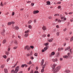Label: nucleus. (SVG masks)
Instances as JSON below:
<instances>
[{
    "mask_svg": "<svg viewBox=\"0 0 73 73\" xmlns=\"http://www.w3.org/2000/svg\"><path fill=\"white\" fill-rule=\"evenodd\" d=\"M56 66V64H54L52 65H51V66L52 68V71L54 73L57 72L60 70V69L61 68V66H58L55 68H54V67Z\"/></svg>",
    "mask_w": 73,
    "mask_h": 73,
    "instance_id": "nucleus-1",
    "label": "nucleus"
},
{
    "mask_svg": "<svg viewBox=\"0 0 73 73\" xmlns=\"http://www.w3.org/2000/svg\"><path fill=\"white\" fill-rule=\"evenodd\" d=\"M29 33V30L25 31V34L24 35V37H28V36H29V33Z\"/></svg>",
    "mask_w": 73,
    "mask_h": 73,
    "instance_id": "nucleus-2",
    "label": "nucleus"
},
{
    "mask_svg": "<svg viewBox=\"0 0 73 73\" xmlns=\"http://www.w3.org/2000/svg\"><path fill=\"white\" fill-rule=\"evenodd\" d=\"M24 49L25 50H26V49H27V50H29L31 49V47L27 45L25 46Z\"/></svg>",
    "mask_w": 73,
    "mask_h": 73,
    "instance_id": "nucleus-3",
    "label": "nucleus"
},
{
    "mask_svg": "<svg viewBox=\"0 0 73 73\" xmlns=\"http://www.w3.org/2000/svg\"><path fill=\"white\" fill-rule=\"evenodd\" d=\"M19 66H18L15 69V70L14 73H17V72L19 71Z\"/></svg>",
    "mask_w": 73,
    "mask_h": 73,
    "instance_id": "nucleus-4",
    "label": "nucleus"
},
{
    "mask_svg": "<svg viewBox=\"0 0 73 73\" xmlns=\"http://www.w3.org/2000/svg\"><path fill=\"white\" fill-rule=\"evenodd\" d=\"M46 66V64H45L43 65V66L42 67V69L41 70V72L42 73L44 72V68Z\"/></svg>",
    "mask_w": 73,
    "mask_h": 73,
    "instance_id": "nucleus-5",
    "label": "nucleus"
},
{
    "mask_svg": "<svg viewBox=\"0 0 73 73\" xmlns=\"http://www.w3.org/2000/svg\"><path fill=\"white\" fill-rule=\"evenodd\" d=\"M54 54H55V52H52L51 54H50L49 56L51 57H52L53 56H54Z\"/></svg>",
    "mask_w": 73,
    "mask_h": 73,
    "instance_id": "nucleus-6",
    "label": "nucleus"
},
{
    "mask_svg": "<svg viewBox=\"0 0 73 73\" xmlns=\"http://www.w3.org/2000/svg\"><path fill=\"white\" fill-rule=\"evenodd\" d=\"M47 29V28L46 26H43V27H42V29L43 31H46V30Z\"/></svg>",
    "mask_w": 73,
    "mask_h": 73,
    "instance_id": "nucleus-7",
    "label": "nucleus"
},
{
    "mask_svg": "<svg viewBox=\"0 0 73 73\" xmlns=\"http://www.w3.org/2000/svg\"><path fill=\"white\" fill-rule=\"evenodd\" d=\"M54 40V39H53V38H52L51 39H48V41L49 42H52L53 40Z\"/></svg>",
    "mask_w": 73,
    "mask_h": 73,
    "instance_id": "nucleus-8",
    "label": "nucleus"
},
{
    "mask_svg": "<svg viewBox=\"0 0 73 73\" xmlns=\"http://www.w3.org/2000/svg\"><path fill=\"white\" fill-rule=\"evenodd\" d=\"M39 12V11L38 10L34 11L33 12V14H35L38 13Z\"/></svg>",
    "mask_w": 73,
    "mask_h": 73,
    "instance_id": "nucleus-9",
    "label": "nucleus"
},
{
    "mask_svg": "<svg viewBox=\"0 0 73 73\" xmlns=\"http://www.w3.org/2000/svg\"><path fill=\"white\" fill-rule=\"evenodd\" d=\"M58 60L57 58H56L55 59H54V58H52V61L53 62H55L56 61V62H57Z\"/></svg>",
    "mask_w": 73,
    "mask_h": 73,
    "instance_id": "nucleus-10",
    "label": "nucleus"
},
{
    "mask_svg": "<svg viewBox=\"0 0 73 73\" xmlns=\"http://www.w3.org/2000/svg\"><path fill=\"white\" fill-rule=\"evenodd\" d=\"M70 46L68 47H67L65 49V51H66V50H69V49H70Z\"/></svg>",
    "mask_w": 73,
    "mask_h": 73,
    "instance_id": "nucleus-11",
    "label": "nucleus"
},
{
    "mask_svg": "<svg viewBox=\"0 0 73 73\" xmlns=\"http://www.w3.org/2000/svg\"><path fill=\"white\" fill-rule=\"evenodd\" d=\"M56 57H58L60 56V53L58 52L56 54Z\"/></svg>",
    "mask_w": 73,
    "mask_h": 73,
    "instance_id": "nucleus-12",
    "label": "nucleus"
},
{
    "mask_svg": "<svg viewBox=\"0 0 73 73\" xmlns=\"http://www.w3.org/2000/svg\"><path fill=\"white\" fill-rule=\"evenodd\" d=\"M15 30H18L19 29V28L17 26H16L15 27Z\"/></svg>",
    "mask_w": 73,
    "mask_h": 73,
    "instance_id": "nucleus-13",
    "label": "nucleus"
},
{
    "mask_svg": "<svg viewBox=\"0 0 73 73\" xmlns=\"http://www.w3.org/2000/svg\"><path fill=\"white\" fill-rule=\"evenodd\" d=\"M4 70L5 73H8V70L7 68H4Z\"/></svg>",
    "mask_w": 73,
    "mask_h": 73,
    "instance_id": "nucleus-14",
    "label": "nucleus"
},
{
    "mask_svg": "<svg viewBox=\"0 0 73 73\" xmlns=\"http://www.w3.org/2000/svg\"><path fill=\"white\" fill-rule=\"evenodd\" d=\"M65 72L66 73H70V71L69 70H65Z\"/></svg>",
    "mask_w": 73,
    "mask_h": 73,
    "instance_id": "nucleus-15",
    "label": "nucleus"
},
{
    "mask_svg": "<svg viewBox=\"0 0 73 73\" xmlns=\"http://www.w3.org/2000/svg\"><path fill=\"white\" fill-rule=\"evenodd\" d=\"M63 58H68V55H65L63 56Z\"/></svg>",
    "mask_w": 73,
    "mask_h": 73,
    "instance_id": "nucleus-16",
    "label": "nucleus"
},
{
    "mask_svg": "<svg viewBox=\"0 0 73 73\" xmlns=\"http://www.w3.org/2000/svg\"><path fill=\"white\" fill-rule=\"evenodd\" d=\"M48 49V46H46V47H45L44 48V49L45 50V51H46L47 49Z\"/></svg>",
    "mask_w": 73,
    "mask_h": 73,
    "instance_id": "nucleus-17",
    "label": "nucleus"
},
{
    "mask_svg": "<svg viewBox=\"0 0 73 73\" xmlns=\"http://www.w3.org/2000/svg\"><path fill=\"white\" fill-rule=\"evenodd\" d=\"M46 4L47 5H50V1H48L46 2Z\"/></svg>",
    "mask_w": 73,
    "mask_h": 73,
    "instance_id": "nucleus-18",
    "label": "nucleus"
},
{
    "mask_svg": "<svg viewBox=\"0 0 73 73\" xmlns=\"http://www.w3.org/2000/svg\"><path fill=\"white\" fill-rule=\"evenodd\" d=\"M4 66H5V64H3L1 65V68H4Z\"/></svg>",
    "mask_w": 73,
    "mask_h": 73,
    "instance_id": "nucleus-19",
    "label": "nucleus"
},
{
    "mask_svg": "<svg viewBox=\"0 0 73 73\" xmlns=\"http://www.w3.org/2000/svg\"><path fill=\"white\" fill-rule=\"evenodd\" d=\"M28 27L29 28V29H32V26H31V25H29L28 26Z\"/></svg>",
    "mask_w": 73,
    "mask_h": 73,
    "instance_id": "nucleus-20",
    "label": "nucleus"
},
{
    "mask_svg": "<svg viewBox=\"0 0 73 73\" xmlns=\"http://www.w3.org/2000/svg\"><path fill=\"white\" fill-rule=\"evenodd\" d=\"M44 60H42L41 61V65H43V64H44Z\"/></svg>",
    "mask_w": 73,
    "mask_h": 73,
    "instance_id": "nucleus-21",
    "label": "nucleus"
},
{
    "mask_svg": "<svg viewBox=\"0 0 73 73\" xmlns=\"http://www.w3.org/2000/svg\"><path fill=\"white\" fill-rule=\"evenodd\" d=\"M56 36H60V32H57L56 33Z\"/></svg>",
    "mask_w": 73,
    "mask_h": 73,
    "instance_id": "nucleus-22",
    "label": "nucleus"
},
{
    "mask_svg": "<svg viewBox=\"0 0 73 73\" xmlns=\"http://www.w3.org/2000/svg\"><path fill=\"white\" fill-rule=\"evenodd\" d=\"M3 32H2L1 33V34L2 35H3V36L4 34V33L5 32V30H3Z\"/></svg>",
    "mask_w": 73,
    "mask_h": 73,
    "instance_id": "nucleus-23",
    "label": "nucleus"
},
{
    "mask_svg": "<svg viewBox=\"0 0 73 73\" xmlns=\"http://www.w3.org/2000/svg\"><path fill=\"white\" fill-rule=\"evenodd\" d=\"M14 43L15 44H16V45H17L18 44V42H17V41L16 40H15Z\"/></svg>",
    "mask_w": 73,
    "mask_h": 73,
    "instance_id": "nucleus-24",
    "label": "nucleus"
},
{
    "mask_svg": "<svg viewBox=\"0 0 73 73\" xmlns=\"http://www.w3.org/2000/svg\"><path fill=\"white\" fill-rule=\"evenodd\" d=\"M32 21L31 20L28 21V24H31L32 23Z\"/></svg>",
    "mask_w": 73,
    "mask_h": 73,
    "instance_id": "nucleus-25",
    "label": "nucleus"
},
{
    "mask_svg": "<svg viewBox=\"0 0 73 73\" xmlns=\"http://www.w3.org/2000/svg\"><path fill=\"white\" fill-rule=\"evenodd\" d=\"M33 54V53L32 52V51H31L30 52V53L29 54L30 56V57H31V56H32V55Z\"/></svg>",
    "mask_w": 73,
    "mask_h": 73,
    "instance_id": "nucleus-26",
    "label": "nucleus"
},
{
    "mask_svg": "<svg viewBox=\"0 0 73 73\" xmlns=\"http://www.w3.org/2000/svg\"><path fill=\"white\" fill-rule=\"evenodd\" d=\"M6 41H7V40H4L3 41V44H5L6 42Z\"/></svg>",
    "mask_w": 73,
    "mask_h": 73,
    "instance_id": "nucleus-27",
    "label": "nucleus"
},
{
    "mask_svg": "<svg viewBox=\"0 0 73 73\" xmlns=\"http://www.w3.org/2000/svg\"><path fill=\"white\" fill-rule=\"evenodd\" d=\"M11 24H12V23H11V22H8V24H7V25H11Z\"/></svg>",
    "mask_w": 73,
    "mask_h": 73,
    "instance_id": "nucleus-28",
    "label": "nucleus"
},
{
    "mask_svg": "<svg viewBox=\"0 0 73 73\" xmlns=\"http://www.w3.org/2000/svg\"><path fill=\"white\" fill-rule=\"evenodd\" d=\"M49 45V43H44V45L45 46H47V45Z\"/></svg>",
    "mask_w": 73,
    "mask_h": 73,
    "instance_id": "nucleus-29",
    "label": "nucleus"
},
{
    "mask_svg": "<svg viewBox=\"0 0 73 73\" xmlns=\"http://www.w3.org/2000/svg\"><path fill=\"white\" fill-rule=\"evenodd\" d=\"M42 37H46V35L43 34L42 35Z\"/></svg>",
    "mask_w": 73,
    "mask_h": 73,
    "instance_id": "nucleus-30",
    "label": "nucleus"
},
{
    "mask_svg": "<svg viewBox=\"0 0 73 73\" xmlns=\"http://www.w3.org/2000/svg\"><path fill=\"white\" fill-rule=\"evenodd\" d=\"M60 15L58 14H56L54 15V16H58Z\"/></svg>",
    "mask_w": 73,
    "mask_h": 73,
    "instance_id": "nucleus-31",
    "label": "nucleus"
},
{
    "mask_svg": "<svg viewBox=\"0 0 73 73\" xmlns=\"http://www.w3.org/2000/svg\"><path fill=\"white\" fill-rule=\"evenodd\" d=\"M73 36L70 39V42H72V41H73Z\"/></svg>",
    "mask_w": 73,
    "mask_h": 73,
    "instance_id": "nucleus-32",
    "label": "nucleus"
},
{
    "mask_svg": "<svg viewBox=\"0 0 73 73\" xmlns=\"http://www.w3.org/2000/svg\"><path fill=\"white\" fill-rule=\"evenodd\" d=\"M17 63L16 62V63L14 65V66L12 67L13 68H14L15 67L16 65H17Z\"/></svg>",
    "mask_w": 73,
    "mask_h": 73,
    "instance_id": "nucleus-33",
    "label": "nucleus"
},
{
    "mask_svg": "<svg viewBox=\"0 0 73 73\" xmlns=\"http://www.w3.org/2000/svg\"><path fill=\"white\" fill-rule=\"evenodd\" d=\"M37 55H38V54L37 53H36L34 54V56H36V57H37V56H38Z\"/></svg>",
    "mask_w": 73,
    "mask_h": 73,
    "instance_id": "nucleus-34",
    "label": "nucleus"
},
{
    "mask_svg": "<svg viewBox=\"0 0 73 73\" xmlns=\"http://www.w3.org/2000/svg\"><path fill=\"white\" fill-rule=\"evenodd\" d=\"M6 54L7 55H8V54H9V52L8 51L6 52Z\"/></svg>",
    "mask_w": 73,
    "mask_h": 73,
    "instance_id": "nucleus-35",
    "label": "nucleus"
},
{
    "mask_svg": "<svg viewBox=\"0 0 73 73\" xmlns=\"http://www.w3.org/2000/svg\"><path fill=\"white\" fill-rule=\"evenodd\" d=\"M70 52L71 53H72L73 52L72 51V49H70Z\"/></svg>",
    "mask_w": 73,
    "mask_h": 73,
    "instance_id": "nucleus-36",
    "label": "nucleus"
},
{
    "mask_svg": "<svg viewBox=\"0 0 73 73\" xmlns=\"http://www.w3.org/2000/svg\"><path fill=\"white\" fill-rule=\"evenodd\" d=\"M32 62H31V61H30L29 62L27 63V64H29V65H31V64Z\"/></svg>",
    "mask_w": 73,
    "mask_h": 73,
    "instance_id": "nucleus-37",
    "label": "nucleus"
},
{
    "mask_svg": "<svg viewBox=\"0 0 73 73\" xmlns=\"http://www.w3.org/2000/svg\"><path fill=\"white\" fill-rule=\"evenodd\" d=\"M17 46H15L13 48V49H16L17 48Z\"/></svg>",
    "mask_w": 73,
    "mask_h": 73,
    "instance_id": "nucleus-38",
    "label": "nucleus"
},
{
    "mask_svg": "<svg viewBox=\"0 0 73 73\" xmlns=\"http://www.w3.org/2000/svg\"><path fill=\"white\" fill-rule=\"evenodd\" d=\"M58 23H61V20L60 19L58 20Z\"/></svg>",
    "mask_w": 73,
    "mask_h": 73,
    "instance_id": "nucleus-39",
    "label": "nucleus"
},
{
    "mask_svg": "<svg viewBox=\"0 0 73 73\" xmlns=\"http://www.w3.org/2000/svg\"><path fill=\"white\" fill-rule=\"evenodd\" d=\"M48 19H52V17L51 16H49L48 17Z\"/></svg>",
    "mask_w": 73,
    "mask_h": 73,
    "instance_id": "nucleus-40",
    "label": "nucleus"
},
{
    "mask_svg": "<svg viewBox=\"0 0 73 73\" xmlns=\"http://www.w3.org/2000/svg\"><path fill=\"white\" fill-rule=\"evenodd\" d=\"M3 57L4 58H7V56H6V55H4L3 56Z\"/></svg>",
    "mask_w": 73,
    "mask_h": 73,
    "instance_id": "nucleus-41",
    "label": "nucleus"
},
{
    "mask_svg": "<svg viewBox=\"0 0 73 73\" xmlns=\"http://www.w3.org/2000/svg\"><path fill=\"white\" fill-rule=\"evenodd\" d=\"M70 54H71L70 53V52H69L67 54V55H68V56H69L70 55Z\"/></svg>",
    "mask_w": 73,
    "mask_h": 73,
    "instance_id": "nucleus-42",
    "label": "nucleus"
},
{
    "mask_svg": "<svg viewBox=\"0 0 73 73\" xmlns=\"http://www.w3.org/2000/svg\"><path fill=\"white\" fill-rule=\"evenodd\" d=\"M10 50H11V48H9L7 49L8 51H9H9H10Z\"/></svg>",
    "mask_w": 73,
    "mask_h": 73,
    "instance_id": "nucleus-43",
    "label": "nucleus"
},
{
    "mask_svg": "<svg viewBox=\"0 0 73 73\" xmlns=\"http://www.w3.org/2000/svg\"><path fill=\"white\" fill-rule=\"evenodd\" d=\"M24 66H25V64H22L21 65V67L22 68H24Z\"/></svg>",
    "mask_w": 73,
    "mask_h": 73,
    "instance_id": "nucleus-44",
    "label": "nucleus"
},
{
    "mask_svg": "<svg viewBox=\"0 0 73 73\" xmlns=\"http://www.w3.org/2000/svg\"><path fill=\"white\" fill-rule=\"evenodd\" d=\"M56 28H59V26L58 25H57L56 26Z\"/></svg>",
    "mask_w": 73,
    "mask_h": 73,
    "instance_id": "nucleus-45",
    "label": "nucleus"
},
{
    "mask_svg": "<svg viewBox=\"0 0 73 73\" xmlns=\"http://www.w3.org/2000/svg\"><path fill=\"white\" fill-rule=\"evenodd\" d=\"M12 16H14L15 15V12H13L12 13Z\"/></svg>",
    "mask_w": 73,
    "mask_h": 73,
    "instance_id": "nucleus-46",
    "label": "nucleus"
},
{
    "mask_svg": "<svg viewBox=\"0 0 73 73\" xmlns=\"http://www.w3.org/2000/svg\"><path fill=\"white\" fill-rule=\"evenodd\" d=\"M65 40H66V41H68V40H69V38H65Z\"/></svg>",
    "mask_w": 73,
    "mask_h": 73,
    "instance_id": "nucleus-47",
    "label": "nucleus"
},
{
    "mask_svg": "<svg viewBox=\"0 0 73 73\" xmlns=\"http://www.w3.org/2000/svg\"><path fill=\"white\" fill-rule=\"evenodd\" d=\"M30 48H32V49H33V48H34V47H33V46H30Z\"/></svg>",
    "mask_w": 73,
    "mask_h": 73,
    "instance_id": "nucleus-48",
    "label": "nucleus"
},
{
    "mask_svg": "<svg viewBox=\"0 0 73 73\" xmlns=\"http://www.w3.org/2000/svg\"><path fill=\"white\" fill-rule=\"evenodd\" d=\"M27 3H31V1H27Z\"/></svg>",
    "mask_w": 73,
    "mask_h": 73,
    "instance_id": "nucleus-49",
    "label": "nucleus"
},
{
    "mask_svg": "<svg viewBox=\"0 0 73 73\" xmlns=\"http://www.w3.org/2000/svg\"><path fill=\"white\" fill-rule=\"evenodd\" d=\"M34 3H31V5L32 7H33L34 5Z\"/></svg>",
    "mask_w": 73,
    "mask_h": 73,
    "instance_id": "nucleus-50",
    "label": "nucleus"
},
{
    "mask_svg": "<svg viewBox=\"0 0 73 73\" xmlns=\"http://www.w3.org/2000/svg\"><path fill=\"white\" fill-rule=\"evenodd\" d=\"M10 59V58H7V62H8V61Z\"/></svg>",
    "mask_w": 73,
    "mask_h": 73,
    "instance_id": "nucleus-51",
    "label": "nucleus"
},
{
    "mask_svg": "<svg viewBox=\"0 0 73 73\" xmlns=\"http://www.w3.org/2000/svg\"><path fill=\"white\" fill-rule=\"evenodd\" d=\"M72 13H73V12H70L68 13V14L69 15H72Z\"/></svg>",
    "mask_w": 73,
    "mask_h": 73,
    "instance_id": "nucleus-52",
    "label": "nucleus"
},
{
    "mask_svg": "<svg viewBox=\"0 0 73 73\" xmlns=\"http://www.w3.org/2000/svg\"><path fill=\"white\" fill-rule=\"evenodd\" d=\"M66 28H65V29H64V30H63V31H64V32H65V31H66Z\"/></svg>",
    "mask_w": 73,
    "mask_h": 73,
    "instance_id": "nucleus-53",
    "label": "nucleus"
},
{
    "mask_svg": "<svg viewBox=\"0 0 73 73\" xmlns=\"http://www.w3.org/2000/svg\"><path fill=\"white\" fill-rule=\"evenodd\" d=\"M61 8V6H59L58 7V9H60Z\"/></svg>",
    "mask_w": 73,
    "mask_h": 73,
    "instance_id": "nucleus-54",
    "label": "nucleus"
},
{
    "mask_svg": "<svg viewBox=\"0 0 73 73\" xmlns=\"http://www.w3.org/2000/svg\"><path fill=\"white\" fill-rule=\"evenodd\" d=\"M11 24H15V22H11Z\"/></svg>",
    "mask_w": 73,
    "mask_h": 73,
    "instance_id": "nucleus-55",
    "label": "nucleus"
},
{
    "mask_svg": "<svg viewBox=\"0 0 73 73\" xmlns=\"http://www.w3.org/2000/svg\"><path fill=\"white\" fill-rule=\"evenodd\" d=\"M3 5H4L3 4L2 2L1 3V7H3Z\"/></svg>",
    "mask_w": 73,
    "mask_h": 73,
    "instance_id": "nucleus-56",
    "label": "nucleus"
},
{
    "mask_svg": "<svg viewBox=\"0 0 73 73\" xmlns=\"http://www.w3.org/2000/svg\"><path fill=\"white\" fill-rule=\"evenodd\" d=\"M34 73H38V72L37 71H35V72Z\"/></svg>",
    "mask_w": 73,
    "mask_h": 73,
    "instance_id": "nucleus-57",
    "label": "nucleus"
},
{
    "mask_svg": "<svg viewBox=\"0 0 73 73\" xmlns=\"http://www.w3.org/2000/svg\"><path fill=\"white\" fill-rule=\"evenodd\" d=\"M61 2L60 1V2H58V3H57V4H61Z\"/></svg>",
    "mask_w": 73,
    "mask_h": 73,
    "instance_id": "nucleus-58",
    "label": "nucleus"
},
{
    "mask_svg": "<svg viewBox=\"0 0 73 73\" xmlns=\"http://www.w3.org/2000/svg\"><path fill=\"white\" fill-rule=\"evenodd\" d=\"M31 59H32V60H33L34 59V58H33V57L32 56L31 58Z\"/></svg>",
    "mask_w": 73,
    "mask_h": 73,
    "instance_id": "nucleus-59",
    "label": "nucleus"
},
{
    "mask_svg": "<svg viewBox=\"0 0 73 73\" xmlns=\"http://www.w3.org/2000/svg\"><path fill=\"white\" fill-rule=\"evenodd\" d=\"M53 31L54 32H56V29H54Z\"/></svg>",
    "mask_w": 73,
    "mask_h": 73,
    "instance_id": "nucleus-60",
    "label": "nucleus"
},
{
    "mask_svg": "<svg viewBox=\"0 0 73 73\" xmlns=\"http://www.w3.org/2000/svg\"><path fill=\"white\" fill-rule=\"evenodd\" d=\"M34 22L35 23H36V19H35L34 20Z\"/></svg>",
    "mask_w": 73,
    "mask_h": 73,
    "instance_id": "nucleus-61",
    "label": "nucleus"
},
{
    "mask_svg": "<svg viewBox=\"0 0 73 73\" xmlns=\"http://www.w3.org/2000/svg\"><path fill=\"white\" fill-rule=\"evenodd\" d=\"M15 37V35L13 34L12 35V38H13V37Z\"/></svg>",
    "mask_w": 73,
    "mask_h": 73,
    "instance_id": "nucleus-62",
    "label": "nucleus"
},
{
    "mask_svg": "<svg viewBox=\"0 0 73 73\" xmlns=\"http://www.w3.org/2000/svg\"><path fill=\"white\" fill-rule=\"evenodd\" d=\"M70 21H71V22H73V20L72 19H70Z\"/></svg>",
    "mask_w": 73,
    "mask_h": 73,
    "instance_id": "nucleus-63",
    "label": "nucleus"
},
{
    "mask_svg": "<svg viewBox=\"0 0 73 73\" xmlns=\"http://www.w3.org/2000/svg\"><path fill=\"white\" fill-rule=\"evenodd\" d=\"M47 37H50V34H48L47 35Z\"/></svg>",
    "mask_w": 73,
    "mask_h": 73,
    "instance_id": "nucleus-64",
    "label": "nucleus"
}]
</instances>
